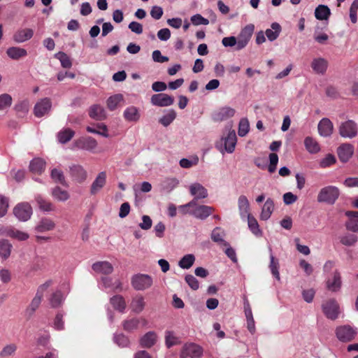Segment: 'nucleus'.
Returning a JSON list of instances; mask_svg holds the SVG:
<instances>
[{
    "mask_svg": "<svg viewBox=\"0 0 358 358\" xmlns=\"http://www.w3.org/2000/svg\"><path fill=\"white\" fill-rule=\"evenodd\" d=\"M131 285L136 290H144L152 285V278L147 274H136L131 278Z\"/></svg>",
    "mask_w": 358,
    "mask_h": 358,
    "instance_id": "nucleus-3",
    "label": "nucleus"
},
{
    "mask_svg": "<svg viewBox=\"0 0 358 358\" xmlns=\"http://www.w3.org/2000/svg\"><path fill=\"white\" fill-rule=\"evenodd\" d=\"M157 341V335L153 331L146 333L141 339V345L143 348H150L155 345Z\"/></svg>",
    "mask_w": 358,
    "mask_h": 358,
    "instance_id": "nucleus-40",
    "label": "nucleus"
},
{
    "mask_svg": "<svg viewBox=\"0 0 358 358\" xmlns=\"http://www.w3.org/2000/svg\"><path fill=\"white\" fill-rule=\"evenodd\" d=\"M52 284V281L49 280L38 287L35 296L31 300L29 306L26 309V314L27 315L31 316L34 313L42 301L44 292Z\"/></svg>",
    "mask_w": 358,
    "mask_h": 358,
    "instance_id": "nucleus-1",
    "label": "nucleus"
},
{
    "mask_svg": "<svg viewBox=\"0 0 358 358\" xmlns=\"http://www.w3.org/2000/svg\"><path fill=\"white\" fill-rule=\"evenodd\" d=\"M199 163V157L193 156L190 159L182 158L180 160V166L184 169H189Z\"/></svg>",
    "mask_w": 358,
    "mask_h": 358,
    "instance_id": "nucleus-56",
    "label": "nucleus"
},
{
    "mask_svg": "<svg viewBox=\"0 0 358 358\" xmlns=\"http://www.w3.org/2000/svg\"><path fill=\"white\" fill-rule=\"evenodd\" d=\"M330 14V9L325 5H319L315 10V16L319 20H328Z\"/></svg>",
    "mask_w": 358,
    "mask_h": 358,
    "instance_id": "nucleus-38",
    "label": "nucleus"
},
{
    "mask_svg": "<svg viewBox=\"0 0 358 358\" xmlns=\"http://www.w3.org/2000/svg\"><path fill=\"white\" fill-rule=\"evenodd\" d=\"M354 148L350 143H343L337 148V155L342 162H346L352 156Z\"/></svg>",
    "mask_w": 358,
    "mask_h": 358,
    "instance_id": "nucleus-16",
    "label": "nucleus"
},
{
    "mask_svg": "<svg viewBox=\"0 0 358 358\" xmlns=\"http://www.w3.org/2000/svg\"><path fill=\"white\" fill-rule=\"evenodd\" d=\"M336 201V187L327 186L320 189L317 195V201L320 203H334Z\"/></svg>",
    "mask_w": 358,
    "mask_h": 358,
    "instance_id": "nucleus-6",
    "label": "nucleus"
},
{
    "mask_svg": "<svg viewBox=\"0 0 358 358\" xmlns=\"http://www.w3.org/2000/svg\"><path fill=\"white\" fill-rule=\"evenodd\" d=\"M122 101L123 96L122 94H115L107 99V106L110 110H114L117 108L118 104Z\"/></svg>",
    "mask_w": 358,
    "mask_h": 358,
    "instance_id": "nucleus-52",
    "label": "nucleus"
},
{
    "mask_svg": "<svg viewBox=\"0 0 358 358\" xmlns=\"http://www.w3.org/2000/svg\"><path fill=\"white\" fill-rule=\"evenodd\" d=\"M76 145L80 149L92 151L97 147V141L94 138L88 136L79 139Z\"/></svg>",
    "mask_w": 358,
    "mask_h": 358,
    "instance_id": "nucleus-22",
    "label": "nucleus"
},
{
    "mask_svg": "<svg viewBox=\"0 0 358 358\" xmlns=\"http://www.w3.org/2000/svg\"><path fill=\"white\" fill-rule=\"evenodd\" d=\"M50 177L55 182L60 183L62 185H66L65 177L62 170L57 169H52Z\"/></svg>",
    "mask_w": 358,
    "mask_h": 358,
    "instance_id": "nucleus-53",
    "label": "nucleus"
},
{
    "mask_svg": "<svg viewBox=\"0 0 358 358\" xmlns=\"http://www.w3.org/2000/svg\"><path fill=\"white\" fill-rule=\"evenodd\" d=\"M124 117L126 120L129 122L137 121L140 117L137 108L135 106L127 108L124 111Z\"/></svg>",
    "mask_w": 358,
    "mask_h": 358,
    "instance_id": "nucleus-42",
    "label": "nucleus"
},
{
    "mask_svg": "<svg viewBox=\"0 0 358 358\" xmlns=\"http://www.w3.org/2000/svg\"><path fill=\"white\" fill-rule=\"evenodd\" d=\"M35 199L41 210L45 213H48L55 210L54 205L50 201L43 198L41 195H36Z\"/></svg>",
    "mask_w": 358,
    "mask_h": 358,
    "instance_id": "nucleus-34",
    "label": "nucleus"
},
{
    "mask_svg": "<svg viewBox=\"0 0 358 358\" xmlns=\"http://www.w3.org/2000/svg\"><path fill=\"white\" fill-rule=\"evenodd\" d=\"M345 215L348 217L349 220L346 222L348 229L357 232L358 231V212L357 211H347Z\"/></svg>",
    "mask_w": 358,
    "mask_h": 358,
    "instance_id": "nucleus-30",
    "label": "nucleus"
},
{
    "mask_svg": "<svg viewBox=\"0 0 358 358\" xmlns=\"http://www.w3.org/2000/svg\"><path fill=\"white\" fill-rule=\"evenodd\" d=\"M110 303L113 307L119 310L120 312H124L126 308V303L124 298L120 295H116L110 298Z\"/></svg>",
    "mask_w": 358,
    "mask_h": 358,
    "instance_id": "nucleus-47",
    "label": "nucleus"
},
{
    "mask_svg": "<svg viewBox=\"0 0 358 358\" xmlns=\"http://www.w3.org/2000/svg\"><path fill=\"white\" fill-rule=\"evenodd\" d=\"M69 174L73 180L79 183L83 182L87 178V171L80 164L70 165Z\"/></svg>",
    "mask_w": 358,
    "mask_h": 358,
    "instance_id": "nucleus-9",
    "label": "nucleus"
},
{
    "mask_svg": "<svg viewBox=\"0 0 358 358\" xmlns=\"http://www.w3.org/2000/svg\"><path fill=\"white\" fill-rule=\"evenodd\" d=\"M274 210V202L271 198H268L265 201L260 213V219L262 220H268Z\"/></svg>",
    "mask_w": 358,
    "mask_h": 358,
    "instance_id": "nucleus-26",
    "label": "nucleus"
},
{
    "mask_svg": "<svg viewBox=\"0 0 358 358\" xmlns=\"http://www.w3.org/2000/svg\"><path fill=\"white\" fill-rule=\"evenodd\" d=\"M12 103V97L8 94L0 95V110H3L10 106Z\"/></svg>",
    "mask_w": 358,
    "mask_h": 358,
    "instance_id": "nucleus-62",
    "label": "nucleus"
},
{
    "mask_svg": "<svg viewBox=\"0 0 358 358\" xmlns=\"http://www.w3.org/2000/svg\"><path fill=\"white\" fill-rule=\"evenodd\" d=\"M12 245L8 240H0V256L1 258L6 259L10 255Z\"/></svg>",
    "mask_w": 358,
    "mask_h": 358,
    "instance_id": "nucleus-45",
    "label": "nucleus"
},
{
    "mask_svg": "<svg viewBox=\"0 0 358 358\" xmlns=\"http://www.w3.org/2000/svg\"><path fill=\"white\" fill-rule=\"evenodd\" d=\"M195 262V256L193 254L184 255L178 262V266L182 269H189Z\"/></svg>",
    "mask_w": 358,
    "mask_h": 358,
    "instance_id": "nucleus-44",
    "label": "nucleus"
},
{
    "mask_svg": "<svg viewBox=\"0 0 358 358\" xmlns=\"http://www.w3.org/2000/svg\"><path fill=\"white\" fill-rule=\"evenodd\" d=\"M114 342L120 347H127L129 344V338L124 334H115L113 337Z\"/></svg>",
    "mask_w": 358,
    "mask_h": 358,
    "instance_id": "nucleus-60",
    "label": "nucleus"
},
{
    "mask_svg": "<svg viewBox=\"0 0 358 358\" xmlns=\"http://www.w3.org/2000/svg\"><path fill=\"white\" fill-rule=\"evenodd\" d=\"M356 334V329L348 325H344L337 328V338L343 342L352 340Z\"/></svg>",
    "mask_w": 358,
    "mask_h": 358,
    "instance_id": "nucleus-12",
    "label": "nucleus"
},
{
    "mask_svg": "<svg viewBox=\"0 0 358 358\" xmlns=\"http://www.w3.org/2000/svg\"><path fill=\"white\" fill-rule=\"evenodd\" d=\"M49 301L52 308H57L62 305L64 301V297L62 292L60 290H57L52 293Z\"/></svg>",
    "mask_w": 358,
    "mask_h": 358,
    "instance_id": "nucleus-48",
    "label": "nucleus"
},
{
    "mask_svg": "<svg viewBox=\"0 0 358 358\" xmlns=\"http://www.w3.org/2000/svg\"><path fill=\"white\" fill-rule=\"evenodd\" d=\"M269 250V257H270V264H269V268L270 271L273 275V276L278 280H280V273H279V260L276 259L273 255L272 248L271 247H268Z\"/></svg>",
    "mask_w": 358,
    "mask_h": 358,
    "instance_id": "nucleus-25",
    "label": "nucleus"
},
{
    "mask_svg": "<svg viewBox=\"0 0 358 358\" xmlns=\"http://www.w3.org/2000/svg\"><path fill=\"white\" fill-rule=\"evenodd\" d=\"M15 110L20 115H25L29 110V102L27 100L21 101L15 106Z\"/></svg>",
    "mask_w": 358,
    "mask_h": 358,
    "instance_id": "nucleus-59",
    "label": "nucleus"
},
{
    "mask_svg": "<svg viewBox=\"0 0 358 358\" xmlns=\"http://www.w3.org/2000/svg\"><path fill=\"white\" fill-rule=\"evenodd\" d=\"M358 127L352 120L342 123L339 127V134L342 137L352 138L357 135Z\"/></svg>",
    "mask_w": 358,
    "mask_h": 358,
    "instance_id": "nucleus-7",
    "label": "nucleus"
},
{
    "mask_svg": "<svg viewBox=\"0 0 358 358\" xmlns=\"http://www.w3.org/2000/svg\"><path fill=\"white\" fill-rule=\"evenodd\" d=\"M34 36V31L29 28L20 29L13 35V40L18 43H24L31 39Z\"/></svg>",
    "mask_w": 358,
    "mask_h": 358,
    "instance_id": "nucleus-18",
    "label": "nucleus"
},
{
    "mask_svg": "<svg viewBox=\"0 0 358 358\" xmlns=\"http://www.w3.org/2000/svg\"><path fill=\"white\" fill-rule=\"evenodd\" d=\"M304 145L310 153H317L320 150L318 143L312 137H306L304 140Z\"/></svg>",
    "mask_w": 358,
    "mask_h": 358,
    "instance_id": "nucleus-43",
    "label": "nucleus"
},
{
    "mask_svg": "<svg viewBox=\"0 0 358 358\" xmlns=\"http://www.w3.org/2000/svg\"><path fill=\"white\" fill-rule=\"evenodd\" d=\"M96 127L97 129H103V131H101L100 130H98L90 126L87 127L86 129L89 133L98 134L105 138H108L109 136V134L108 133V127L106 124L103 123L97 124Z\"/></svg>",
    "mask_w": 358,
    "mask_h": 358,
    "instance_id": "nucleus-50",
    "label": "nucleus"
},
{
    "mask_svg": "<svg viewBox=\"0 0 358 358\" xmlns=\"http://www.w3.org/2000/svg\"><path fill=\"white\" fill-rule=\"evenodd\" d=\"M224 141V149L228 153H232L237 142V137L234 130L229 131L227 136L222 138Z\"/></svg>",
    "mask_w": 358,
    "mask_h": 358,
    "instance_id": "nucleus-20",
    "label": "nucleus"
},
{
    "mask_svg": "<svg viewBox=\"0 0 358 358\" xmlns=\"http://www.w3.org/2000/svg\"><path fill=\"white\" fill-rule=\"evenodd\" d=\"M357 241V237L355 234H349L343 236L341 238V242L348 246L354 245Z\"/></svg>",
    "mask_w": 358,
    "mask_h": 358,
    "instance_id": "nucleus-63",
    "label": "nucleus"
},
{
    "mask_svg": "<svg viewBox=\"0 0 358 358\" xmlns=\"http://www.w3.org/2000/svg\"><path fill=\"white\" fill-rule=\"evenodd\" d=\"M185 282L193 289L196 290L199 287L198 280L192 275L188 274L185 275Z\"/></svg>",
    "mask_w": 358,
    "mask_h": 358,
    "instance_id": "nucleus-64",
    "label": "nucleus"
},
{
    "mask_svg": "<svg viewBox=\"0 0 358 358\" xmlns=\"http://www.w3.org/2000/svg\"><path fill=\"white\" fill-rule=\"evenodd\" d=\"M191 22L195 25H208L209 24V20L207 18L203 17L200 14H195L192 15L190 18Z\"/></svg>",
    "mask_w": 358,
    "mask_h": 358,
    "instance_id": "nucleus-61",
    "label": "nucleus"
},
{
    "mask_svg": "<svg viewBox=\"0 0 358 358\" xmlns=\"http://www.w3.org/2000/svg\"><path fill=\"white\" fill-rule=\"evenodd\" d=\"M225 234L224 230H222L220 227H215L210 235L211 239L213 241L220 243L223 246H229V243L224 240L223 237Z\"/></svg>",
    "mask_w": 358,
    "mask_h": 358,
    "instance_id": "nucleus-36",
    "label": "nucleus"
},
{
    "mask_svg": "<svg viewBox=\"0 0 358 358\" xmlns=\"http://www.w3.org/2000/svg\"><path fill=\"white\" fill-rule=\"evenodd\" d=\"M281 30V27L278 22H273L271 29H267L264 34L268 40L272 42L278 38Z\"/></svg>",
    "mask_w": 358,
    "mask_h": 358,
    "instance_id": "nucleus-33",
    "label": "nucleus"
},
{
    "mask_svg": "<svg viewBox=\"0 0 358 358\" xmlns=\"http://www.w3.org/2000/svg\"><path fill=\"white\" fill-rule=\"evenodd\" d=\"M145 301L142 296H136L133 298L131 303V308L133 312L140 313L145 308Z\"/></svg>",
    "mask_w": 358,
    "mask_h": 358,
    "instance_id": "nucleus-41",
    "label": "nucleus"
},
{
    "mask_svg": "<svg viewBox=\"0 0 358 358\" xmlns=\"http://www.w3.org/2000/svg\"><path fill=\"white\" fill-rule=\"evenodd\" d=\"M106 173L101 171L95 178L90 187V194L95 195L101 191L106 183Z\"/></svg>",
    "mask_w": 358,
    "mask_h": 358,
    "instance_id": "nucleus-15",
    "label": "nucleus"
},
{
    "mask_svg": "<svg viewBox=\"0 0 358 358\" xmlns=\"http://www.w3.org/2000/svg\"><path fill=\"white\" fill-rule=\"evenodd\" d=\"M255 30V26L252 24L246 25L243 28L236 37L238 45L235 48L236 50L243 49L248 44Z\"/></svg>",
    "mask_w": 358,
    "mask_h": 358,
    "instance_id": "nucleus-2",
    "label": "nucleus"
},
{
    "mask_svg": "<svg viewBox=\"0 0 358 358\" xmlns=\"http://www.w3.org/2000/svg\"><path fill=\"white\" fill-rule=\"evenodd\" d=\"M248 220V225L251 232L256 236H262V231L259 228L257 220L251 215L246 216Z\"/></svg>",
    "mask_w": 358,
    "mask_h": 358,
    "instance_id": "nucleus-37",
    "label": "nucleus"
},
{
    "mask_svg": "<svg viewBox=\"0 0 358 358\" xmlns=\"http://www.w3.org/2000/svg\"><path fill=\"white\" fill-rule=\"evenodd\" d=\"M327 61L322 57L313 59L311 63L313 70L318 74H324L327 71Z\"/></svg>",
    "mask_w": 358,
    "mask_h": 358,
    "instance_id": "nucleus-31",
    "label": "nucleus"
},
{
    "mask_svg": "<svg viewBox=\"0 0 358 358\" xmlns=\"http://www.w3.org/2000/svg\"><path fill=\"white\" fill-rule=\"evenodd\" d=\"M236 110L233 108L225 106L220 108L213 114V120L215 122H221L232 117Z\"/></svg>",
    "mask_w": 358,
    "mask_h": 358,
    "instance_id": "nucleus-14",
    "label": "nucleus"
},
{
    "mask_svg": "<svg viewBox=\"0 0 358 358\" xmlns=\"http://www.w3.org/2000/svg\"><path fill=\"white\" fill-rule=\"evenodd\" d=\"M92 269L97 273L108 275L113 271V266L108 262H97L92 264Z\"/></svg>",
    "mask_w": 358,
    "mask_h": 358,
    "instance_id": "nucleus-28",
    "label": "nucleus"
},
{
    "mask_svg": "<svg viewBox=\"0 0 358 358\" xmlns=\"http://www.w3.org/2000/svg\"><path fill=\"white\" fill-rule=\"evenodd\" d=\"M89 115L96 120H103L106 118V113L104 108L98 104L93 105L90 107Z\"/></svg>",
    "mask_w": 358,
    "mask_h": 358,
    "instance_id": "nucleus-27",
    "label": "nucleus"
},
{
    "mask_svg": "<svg viewBox=\"0 0 358 358\" xmlns=\"http://www.w3.org/2000/svg\"><path fill=\"white\" fill-rule=\"evenodd\" d=\"M55 57L59 60L63 68H71L72 62L70 57L64 52H59L55 55Z\"/></svg>",
    "mask_w": 358,
    "mask_h": 358,
    "instance_id": "nucleus-54",
    "label": "nucleus"
},
{
    "mask_svg": "<svg viewBox=\"0 0 358 358\" xmlns=\"http://www.w3.org/2000/svg\"><path fill=\"white\" fill-rule=\"evenodd\" d=\"M17 350V346L15 344L11 343L6 345L3 348V349L0 352V357L1 358H7L10 356H12L15 354Z\"/></svg>",
    "mask_w": 358,
    "mask_h": 358,
    "instance_id": "nucleus-55",
    "label": "nucleus"
},
{
    "mask_svg": "<svg viewBox=\"0 0 358 358\" xmlns=\"http://www.w3.org/2000/svg\"><path fill=\"white\" fill-rule=\"evenodd\" d=\"M214 208L206 205H196L191 210V215L199 220H206L213 212Z\"/></svg>",
    "mask_w": 358,
    "mask_h": 358,
    "instance_id": "nucleus-10",
    "label": "nucleus"
},
{
    "mask_svg": "<svg viewBox=\"0 0 358 358\" xmlns=\"http://www.w3.org/2000/svg\"><path fill=\"white\" fill-rule=\"evenodd\" d=\"M52 195L55 199L59 201H65L69 198V194L68 192L62 189L59 187H56L52 189Z\"/></svg>",
    "mask_w": 358,
    "mask_h": 358,
    "instance_id": "nucleus-49",
    "label": "nucleus"
},
{
    "mask_svg": "<svg viewBox=\"0 0 358 358\" xmlns=\"http://www.w3.org/2000/svg\"><path fill=\"white\" fill-rule=\"evenodd\" d=\"M99 285L102 288L110 289L113 291L122 290V284L120 280H115V282H113V279L107 276L101 278Z\"/></svg>",
    "mask_w": 358,
    "mask_h": 358,
    "instance_id": "nucleus-24",
    "label": "nucleus"
},
{
    "mask_svg": "<svg viewBox=\"0 0 358 358\" xmlns=\"http://www.w3.org/2000/svg\"><path fill=\"white\" fill-rule=\"evenodd\" d=\"M322 309L327 318L336 320V302L334 299L324 301L322 304Z\"/></svg>",
    "mask_w": 358,
    "mask_h": 358,
    "instance_id": "nucleus-17",
    "label": "nucleus"
},
{
    "mask_svg": "<svg viewBox=\"0 0 358 358\" xmlns=\"http://www.w3.org/2000/svg\"><path fill=\"white\" fill-rule=\"evenodd\" d=\"M189 191L194 197L192 200L196 201L199 199H206L208 195L207 189L199 182L192 183L189 186Z\"/></svg>",
    "mask_w": 358,
    "mask_h": 358,
    "instance_id": "nucleus-11",
    "label": "nucleus"
},
{
    "mask_svg": "<svg viewBox=\"0 0 358 358\" xmlns=\"http://www.w3.org/2000/svg\"><path fill=\"white\" fill-rule=\"evenodd\" d=\"M250 125L247 118L241 119L238 124V134L240 136H245L249 131Z\"/></svg>",
    "mask_w": 358,
    "mask_h": 358,
    "instance_id": "nucleus-57",
    "label": "nucleus"
},
{
    "mask_svg": "<svg viewBox=\"0 0 358 358\" xmlns=\"http://www.w3.org/2000/svg\"><path fill=\"white\" fill-rule=\"evenodd\" d=\"M178 185V180L174 178H166L161 183V187L166 192H171Z\"/></svg>",
    "mask_w": 358,
    "mask_h": 358,
    "instance_id": "nucleus-51",
    "label": "nucleus"
},
{
    "mask_svg": "<svg viewBox=\"0 0 358 358\" xmlns=\"http://www.w3.org/2000/svg\"><path fill=\"white\" fill-rule=\"evenodd\" d=\"M55 228V223L48 217H43L35 227V231L38 233H44L52 231Z\"/></svg>",
    "mask_w": 358,
    "mask_h": 358,
    "instance_id": "nucleus-19",
    "label": "nucleus"
},
{
    "mask_svg": "<svg viewBox=\"0 0 358 358\" xmlns=\"http://www.w3.org/2000/svg\"><path fill=\"white\" fill-rule=\"evenodd\" d=\"M141 322L143 326L147 324V320L145 319L131 318L124 320L122 323L123 329L129 332L133 331L138 329Z\"/></svg>",
    "mask_w": 358,
    "mask_h": 358,
    "instance_id": "nucleus-29",
    "label": "nucleus"
},
{
    "mask_svg": "<svg viewBox=\"0 0 358 358\" xmlns=\"http://www.w3.org/2000/svg\"><path fill=\"white\" fill-rule=\"evenodd\" d=\"M74 131L69 129L66 128L62 131H60L57 134V138L59 143L62 144H65L73 137Z\"/></svg>",
    "mask_w": 358,
    "mask_h": 358,
    "instance_id": "nucleus-46",
    "label": "nucleus"
},
{
    "mask_svg": "<svg viewBox=\"0 0 358 358\" xmlns=\"http://www.w3.org/2000/svg\"><path fill=\"white\" fill-rule=\"evenodd\" d=\"M52 107V102L49 98H44L37 102L34 106V115L41 117L48 113Z\"/></svg>",
    "mask_w": 358,
    "mask_h": 358,
    "instance_id": "nucleus-13",
    "label": "nucleus"
},
{
    "mask_svg": "<svg viewBox=\"0 0 358 358\" xmlns=\"http://www.w3.org/2000/svg\"><path fill=\"white\" fill-rule=\"evenodd\" d=\"M150 102L155 106L167 107L173 104L174 98L164 93L155 94L151 96Z\"/></svg>",
    "mask_w": 358,
    "mask_h": 358,
    "instance_id": "nucleus-8",
    "label": "nucleus"
},
{
    "mask_svg": "<svg viewBox=\"0 0 358 358\" xmlns=\"http://www.w3.org/2000/svg\"><path fill=\"white\" fill-rule=\"evenodd\" d=\"M203 348L194 343L185 344L182 350L180 358H201Z\"/></svg>",
    "mask_w": 358,
    "mask_h": 358,
    "instance_id": "nucleus-4",
    "label": "nucleus"
},
{
    "mask_svg": "<svg viewBox=\"0 0 358 358\" xmlns=\"http://www.w3.org/2000/svg\"><path fill=\"white\" fill-rule=\"evenodd\" d=\"M45 162L41 158H34L30 162L29 170L34 174H41L45 171Z\"/></svg>",
    "mask_w": 358,
    "mask_h": 358,
    "instance_id": "nucleus-32",
    "label": "nucleus"
},
{
    "mask_svg": "<svg viewBox=\"0 0 358 358\" xmlns=\"http://www.w3.org/2000/svg\"><path fill=\"white\" fill-rule=\"evenodd\" d=\"M10 237L12 238L17 239L20 241H26L29 238V236L27 233L20 231L13 227V229L10 231Z\"/></svg>",
    "mask_w": 358,
    "mask_h": 358,
    "instance_id": "nucleus-58",
    "label": "nucleus"
},
{
    "mask_svg": "<svg viewBox=\"0 0 358 358\" xmlns=\"http://www.w3.org/2000/svg\"><path fill=\"white\" fill-rule=\"evenodd\" d=\"M319 134L324 137L329 136L333 131V123L328 118H322L318 124Z\"/></svg>",
    "mask_w": 358,
    "mask_h": 358,
    "instance_id": "nucleus-21",
    "label": "nucleus"
},
{
    "mask_svg": "<svg viewBox=\"0 0 358 358\" xmlns=\"http://www.w3.org/2000/svg\"><path fill=\"white\" fill-rule=\"evenodd\" d=\"M238 206L241 219L244 220L246 218V216L250 215L249 213L250 203L248 198L245 195H241L238 197Z\"/></svg>",
    "mask_w": 358,
    "mask_h": 358,
    "instance_id": "nucleus-23",
    "label": "nucleus"
},
{
    "mask_svg": "<svg viewBox=\"0 0 358 358\" xmlns=\"http://www.w3.org/2000/svg\"><path fill=\"white\" fill-rule=\"evenodd\" d=\"M13 213L20 221L25 222L30 219L32 208L28 203H21L14 208Z\"/></svg>",
    "mask_w": 358,
    "mask_h": 358,
    "instance_id": "nucleus-5",
    "label": "nucleus"
},
{
    "mask_svg": "<svg viewBox=\"0 0 358 358\" xmlns=\"http://www.w3.org/2000/svg\"><path fill=\"white\" fill-rule=\"evenodd\" d=\"M6 53L10 58L15 60L25 57L27 55V52L25 49L19 47L9 48L7 50Z\"/></svg>",
    "mask_w": 358,
    "mask_h": 358,
    "instance_id": "nucleus-39",
    "label": "nucleus"
},
{
    "mask_svg": "<svg viewBox=\"0 0 358 358\" xmlns=\"http://www.w3.org/2000/svg\"><path fill=\"white\" fill-rule=\"evenodd\" d=\"M177 114L173 109H169L165 111V113L159 119V123L164 127L169 126L176 118Z\"/></svg>",
    "mask_w": 358,
    "mask_h": 358,
    "instance_id": "nucleus-35",
    "label": "nucleus"
}]
</instances>
